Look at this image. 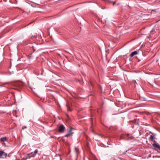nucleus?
<instances>
[{"label": "nucleus", "instance_id": "obj_2", "mask_svg": "<svg viewBox=\"0 0 160 160\" xmlns=\"http://www.w3.org/2000/svg\"><path fill=\"white\" fill-rule=\"evenodd\" d=\"M65 129V127L63 125H61L58 128V132H63Z\"/></svg>", "mask_w": 160, "mask_h": 160}, {"label": "nucleus", "instance_id": "obj_7", "mask_svg": "<svg viewBox=\"0 0 160 160\" xmlns=\"http://www.w3.org/2000/svg\"><path fill=\"white\" fill-rule=\"evenodd\" d=\"M4 152L2 151H0V158H1V156L3 154Z\"/></svg>", "mask_w": 160, "mask_h": 160}, {"label": "nucleus", "instance_id": "obj_15", "mask_svg": "<svg viewBox=\"0 0 160 160\" xmlns=\"http://www.w3.org/2000/svg\"><path fill=\"white\" fill-rule=\"evenodd\" d=\"M32 48H33V46H32Z\"/></svg>", "mask_w": 160, "mask_h": 160}, {"label": "nucleus", "instance_id": "obj_9", "mask_svg": "<svg viewBox=\"0 0 160 160\" xmlns=\"http://www.w3.org/2000/svg\"><path fill=\"white\" fill-rule=\"evenodd\" d=\"M71 134H72V133H68V134L66 135L65 136L68 137H69Z\"/></svg>", "mask_w": 160, "mask_h": 160}, {"label": "nucleus", "instance_id": "obj_11", "mask_svg": "<svg viewBox=\"0 0 160 160\" xmlns=\"http://www.w3.org/2000/svg\"><path fill=\"white\" fill-rule=\"evenodd\" d=\"M77 150L78 149H77V148H75V151L76 152V153L77 154Z\"/></svg>", "mask_w": 160, "mask_h": 160}, {"label": "nucleus", "instance_id": "obj_13", "mask_svg": "<svg viewBox=\"0 0 160 160\" xmlns=\"http://www.w3.org/2000/svg\"><path fill=\"white\" fill-rule=\"evenodd\" d=\"M150 132L152 134V133L151 132Z\"/></svg>", "mask_w": 160, "mask_h": 160}, {"label": "nucleus", "instance_id": "obj_5", "mask_svg": "<svg viewBox=\"0 0 160 160\" xmlns=\"http://www.w3.org/2000/svg\"><path fill=\"white\" fill-rule=\"evenodd\" d=\"M138 53V52L137 51H135L133 52H132L131 54H130V56L131 57L133 56L134 55L137 54Z\"/></svg>", "mask_w": 160, "mask_h": 160}, {"label": "nucleus", "instance_id": "obj_6", "mask_svg": "<svg viewBox=\"0 0 160 160\" xmlns=\"http://www.w3.org/2000/svg\"><path fill=\"white\" fill-rule=\"evenodd\" d=\"M1 141L2 142H4L6 140V137H3L1 138Z\"/></svg>", "mask_w": 160, "mask_h": 160}, {"label": "nucleus", "instance_id": "obj_4", "mask_svg": "<svg viewBox=\"0 0 160 160\" xmlns=\"http://www.w3.org/2000/svg\"><path fill=\"white\" fill-rule=\"evenodd\" d=\"M155 138V134L154 133H152V135H151L150 137V140L154 142H155V141L154 140Z\"/></svg>", "mask_w": 160, "mask_h": 160}, {"label": "nucleus", "instance_id": "obj_8", "mask_svg": "<svg viewBox=\"0 0 160 160\" xmlns=\"http://www.w3.org/2000/svg\"><path fill=\"white\" fill-rule=\"evenodd\" d=\"M72 128H70V129L68 131V133H71V132L72 130Z\"/></svg>", "mask_w": 160, "mask_h": 160}, {"label": "nucleus", "instance_id": "obj_14", "mask_svg": "<svg viewBox=\"0 0 160 160\" xmlns=\"http://www.w3.org/2000/svg\"><path fill=\"white\" fill-rule=\"evenodd\" d=\"M110 2H112V1H110Z\"/></svg>", "mask_w": 160, "mask_h": 160}, {"label": "nucleus", "instance_id": "obj_10", "mask_svg": "<svg viewBox=\"0 0 160 160\" xmlns=\"http://www.w3.org/2000/svg\"><path fill=\"white\" fill-rule=\"evenodd\" d=\"M27 127L26 126H23L22 128V129H24L26 128Z\"/></svg>", "mask_w": 160, "mask_h": 160}, {"label": "nucleus", "instance_id": "obj_12", "mask_svg": "<svg viewBox=\"0 0 160 160\" xmlns=\"http://www.w3.org/2000/svg\"><path fill=\"white\" fill-rule=\"evenodd\" d=\"M115 4V2H113V5H114Z\"/></svg>", "mask_w": 160, "mask_h": 160}, {"label": "nucleus", "instance_id": "obj_1", "mask_svg": "<svg viewBox=\"0 0 160 160\" xmlns=\"http://www.w3.org/2000/svg\"><path fill=\"white\" fill-rule=\"evenodd\" d=\"M38 150H36L34 152H32L28 154V158H30L31 157H34L35 155L37 153Z\"/></svg>", "mask_w": 160, "mask_h": 160}, {"label": "nucleus", "instance_id": "obj_3", "mask_svg": "<svg viewBox=\"0 0 160 160\" xmlns=\"http://www.w3.org/2000/svg\"><path fill=\"white\" fill-rule=\"evenodd\" d=\"M152 146L154 148L159 149L160 151V146L158 143H154L152 144Z\"/></svg>", "mask_w": 160, "mask_h": 160}]
</instances>
